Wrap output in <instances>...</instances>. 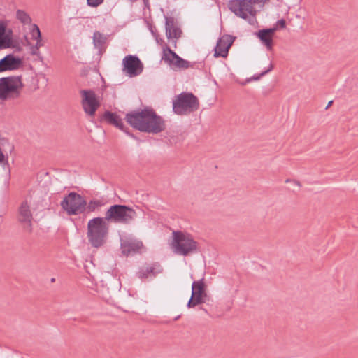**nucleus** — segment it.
<instances>
[{
  "label": "nucleus",
  "instance_id": "6ab92c4d",
  "mask_svg": "<svg viewBox=\"0 0 358 358\" xmlns=\"http://www.w3.org/2000/svg\"><path fill=\"white\" fill-rule=\"evenodd\" d=\"M103 117L109 124L114 125L122 131H124L122 120L117 114L110 111H106Z\"/></svg>",
  "mask_w": 358,
  "mask_h": 358
},
{
  "label": "nucleus",
  "instance_id": "9d476101",
  "mask_svg": "<svg viewBox=\"0 0 358 358\" xmlns=\"http://www.w3.org/2000/svg\"><path fill=\"white\" fill-rule=\"evenodd\" d=\"M143 70V64L136 55H129L122 59V71L129 77H136Z\"/></svg>",
  "mask_w": 358,
  "mask_h": 358
},
{
  "label": "nucleus",
  "instance_id": "423d86ee",
  "mask_svg": "<svg viewBox=\"0 0 358 358\" xmlns=\"http://www.w3.org/2000/svg\"><path fill=\"white\" fill-rule=\"evenodd\" d=\"M22 87L21 76L0 78V100L6 101L19 97Z\"/></svg>",
  "mask_w": 358,
  "mask_h": 358
},
{
  "label": "nucleus",
  "instance_id": "7ed1b4c3",
  "mask_svg": "<svg viewBox=\"0 0 358 358\" xmlns=\"http://www.w3.org/2000/svg\"><path fill=\"white\" fill-rule=\"evenodd\" d=\"M137 213L132 208L120 204L111 206L105 213V218L110 223L127 224L136 217Z\"/></svg>",
  "mask_w": 358,
  "mask_h": 358
},
{
  "label": "nucleus",
  "instance_id": "4be33fe9",
  "mask_svg": "<svg viewBox=\"0 0 358 358\" xmlns=\"http://www.w3.org/2000/svg\"><path fill=\"white\" fill-rule=\"evenodd\" d=\"M104 205L105 202L103 200L94 199L90 201L86 205L85 210H87L88 212H94Z\"/></svg>",
  "mask_w": 358,
  "mask_h": 358
},
{
  "label": "nucleus",
  "instance_id": "473e14b6",
  "mask_svg": "<svg viewBox=\"0 0 358 358\" xmlns=\"http://www.w3.org/2000/svg\"><path fill=\"white\" fill-rule=\"evenodd\" d=\"M54 281H55V278H52L51 282H54Z\"/></svg>",
  "mask_w": 358,
  "mask_h": 358
},
{
  "label": "nucleus",
  "instance_id": "2eb2a0df",
  "mask_svg": "<svg viewBox=\"0 0 358 358\" xmlns=\"http://www.w3.org/2000/svg\"><path fill=\"white\" fill-rule=\"evenodd\" d=\"M18 220L27 231L31 232L32 231V214L27 202H23L20 207Z\"/></svg>",
  "mask_w": 358,
  "mask_h": 358
},
{
  "label": "nucleus",
  "instance_id": "4468645a",
  "mask_svg": "<svg viewBox=\"0 0 358 358\" xmlns=\"http://www.w3.org/2000/svg\"><path fill=\"white\" fill-rule=\"evenodd\" d=\"M22 66V60L20 57L9 54L0 59V73L6 71L19 69Z\"/></svg>",
  "mask_w": 358,
  "mask_h": 358
},
{
  "label": "nucleus",
  "instance_id": "0eeeda50",
  "mask_svg": "<svg viewBox=\"0 0 358 358\" xmlns=\"http://www.w3.org/2000/svg\"><path fill=\"white\" fill-rule=\"evenodd\" d=\"M267 0H231L229 2V10L238 17L247 19L248 15L254 17L256 15L255 4L264 3Z\"/></svg>",
  "mask_w": 358,
  "mask_h": 358
},
{
  "label": "nucleus",
  "instance_id": "1a4fd4ad",
  "mask_svg": "<svg viewBox=\"0 0 358 358\" xmlns=\"http://www.w3.org/2000/svg\"><path fill=\"white\" fill-rule=\"evenodd\" d=\"M206 297L207 293L203 279L194 281L192 285L191 297L187 304V308H194L198 305L203 303Z\"/></svg>",
  "mask_w": 358,
  "mask_h": 358
},
{
  "label": "nucleus",
  "instance_id": "f3484780",
  "mask_svg": "<svg viewBox=\"0 0 358 358\" xmlns=\"http://www.w3.org/2000/svg\"><path fill=\"white\" fill-rule=\"evenodd\" d=\"M162 271V267L157 264H146L140 268L137 273V276L141 279L147 278L149 276L155 277Z\"/></svg>",
  "mask_w": 358,
  "mask_h": 358
},
{
  "label": "nucleus",
  "instance_id": "a878e982",
  "mask_svg": "<svg viewBox=\"0 0 358 358\" xmlns=\"http://www.w3.org/2000/svg\"><path fill=\"white\" fill-rule=\"evenodd\" d=\"M104 0H87V3L89 6L96 8L103 3Z\"/></svg>",
  "mask_w": 358,
  "mask_h": 358
},
{
  "label": "nucleus",
  "instance_id": "39448f33",
  "mask_svg": "<svg viewBox=\"0 0 358 358\" xmlns=\"http://www.w3.org/2000/svg\"><path fill=\"white\" fill-rule=\"evenodd\" d=\"M199 107L198 98L191 92H182L173 100V110L178 115H187Z\"/></svg>",
  "mask_w": 358,
  "mask_h": 358
},
{
  "label": "nucleus",
  "instance_id": "b1692460",
  "mask_svg": "<svg viewBox=\"0 0 358 358\" xmlns=\"http://www.w3.org/2000/svg\"><path fill=\"white\" fill-rule=\"evenodd\" d=\"M17 18L23 24H29L31 22V19L29 15L21 10H18L17 11Z\"/></svg>",
  "mask_w": 358,
  "mask_h": 358
},
{
  "label": "nucleus",
  "instance_id": "a211bd4d",
  "mask_svg": "<svg viewBox=\"0 0 358 358\" xmlns=\"http://www.w3.org/2000/svg\"><path fill=\"white\" fill-rule=\"evenodd\" d=\"M181 30L174 25L173 19H166V35L168 38H178L180 37Z\"/></svg>",
  "mask_w": 358,
  "mask_h": 358
},
{
  "label": "nucleus",
  "instance_id": "cd10ccee",
  "mask_svg": "<svg viewBox=\"0 0 358 358\" xmlns=\"http://www.w3.org/2000/svg\"><path fill=\"white\" fill-rule=\"evenodd\" d=\"M286 26V22L284 19H281L280 20H278L276 23V26L275 27H277L278 29L280 28V29H284Z\"/></svg>",
  "mask_w": 358,
  "mask_h": 358
},
{
  "label": "nucleus",
  "instance_id": "5701e85b",
  "mask_svg": "<svg viewBox=\"0 0 358 358\" xmlns=\"http://www.w3.org/2000/svg\"><path fill=\"white\" fill-rule=\"evenodd\" d=\"M106 38L99 31H95L93 35V43L97 48L101 47L106 41Z\"/></svg>",
  "mask_w": 358,
  "mask_h": 358
},
{
  "label": "nucleus",
  "instance_id": "aec40b11",
  "mask_svg": "<svg viewBox=\"0 0 358 358\" xmlns=\"http://www.w3.org/2000/svg\"><path fill=\"white\" fill-rule=\"evenodd\" d=\"M121 247L122 253H124L125 255H129L132 252H136L139 249H141L143 247V243L140 241H127L122 243Z\"/></svg>",
  "mask_w": 358,
  "mask_h": 358
},
{
  "label": "nucleus",
  "instance_id": "f257e3e1",
  "mask_svg": "<svg viewBox=\"0 0 358 358\" xmlns=\"http://www.w3.org/2000/svg\"><path fill=\"white\" fill-rule=\"evenodd\" d=\"M125 119L133 128L143 132L158 134L165 128L163 119L150 108L129 113Z\"/></svg>",
  "mask_w": 358,
  "mask_h": 358
},
{
  "label": "nucleus",
  "instance_id": "ddd939ff",
  "mask_svg": "<svg viewBox=\"0 0 358 358\" xmlns=\"http://www.w3.org/2000/svg\"><path fill=\"white\" fill-rule=\"evenodd\" d=\"M234 41V38L230 35L225 34L220 37L214 48V57H227Z\"/></svg>",
  "mask_w": 358,
  "mask_h": 358
},
{
  "label": "nucleus",
  "instance_id": "412c9836",
  "mask_svg": "<svg viewBox=\"0 0 358 358\" xmlns=\"http://www.w3.org/2000/svg\"><path fill=\"white\" fill-rule=\"evenodd\" d=\"M6 27L3 24H0V48H8L10 45V40L8 37L5 36Z\"/></svg>",
  "mask_w": 358,
  "mask_h": 358
},
{
  "label": "nucleus",
  "instance_id": "6e6552de",
  "mask_svg": "<svg viewBox=\"0 0 358 358\" xmlns=\"http://www.w3.org/2000/svg\"><path fill=\"white\" fill-rule=\"evenodd\" d=\"M86 205L83 197L76 192L69 194L61 203L62 208L69 215H78L84 212Z\"/></svg>",
  "mask_w": 358,
  "mask_h": 358
},
{
  "label": "nucleus",
  "instance_id": "393cba45",
  "mask_svg": "<svg viewBox=\"0 0 358 358\" xmlns=\"http://www.w3.org/2000/svg\"><path fill=\"white\" fill-rule=\"evenodd\" d=\"M31 37L33 39H40L41 38V34L39 27L36 24L32 25L31 31Z\"/></svg>",
  "mask_w": 358,
  "mask_h": 358
},
{
  "label": "nucleus",
  "instance_id": "bb28decb",
  "mask_svg": "<svg viewBox=\"0 0 358 358\" xmlns=\"http://www.w3.org/2000/svg\"><path fill=\"white\" fill-rule=\"evenodd\" d=\"M273 68V66L272 64H270V66L268 67V69L264 71H263L262 73H260L259 76H257V77H254L253 79L254 80H258L262 76L266 75L267 73L270 72Z\"/></svg>",
  "mask_w": 358,
  "mask_h": 358
},
{
  "label": "nucleus",
  "instance_id": "9b49d317",
  "mask_svg": "<svg viewBox=\"0 0 358 358\" xmlns=\"http://www.w3.org/2000/svg\"><path fill=\"white\" fill-rule=\"evenodd\" d=\"M82 106L87 115L90 117L94 116L96 110L100 106V103L96 98L94 91L82 90Z\"/></svg>",
  "mask_w": 358,
  "mask_h": 358
},
{
  "label": "nucleus",
  "instance_id": "7c9ffc66",
  "mask_svg": "<svg viewBox=\"0 0 358 358\" xmlns=\"http://www.w3.org/2000/svg\"><path fill=\"white\" fill-rule=\"evenodd\" d=\"M145 6L148 8L149 7V0H143Z\"/></svg>",
  "mask_w": 358,
  "mask_h": 358
},
{
  "label": "nucleus",
  "instance_id": "20e7f679",
  "mask_svg": "<svg viewBox=\"0 0 358 358\" xmlns=\"http://www.w3.org/2000/svg\"><path fill=\"white\" fill-rule=\"evenodd\" d=\"M198 243L191 235L180 231L173 232L171 248L173 251L179 255L187 256L198 250Z\"/></svg>",
  "mask_w": 358,
  "mask_h": 358
},
{
  "label": "nucleus",
  "instance_id": "f8f14e48",
  "mask_svg": "<svg viewBox=\"0 0 358 358\" xmlns=\"http://www.w3.org/2000/svg\"><path fill=\"white\" fill-rule=\"evenodd\" d=\"M162 59L173 68L186 69L193 66L190 62L180 57L167 45L163 48V55Z\"/></svg>",
  "mask_w": 358,
  "mask_h": 358
},
{
  "label": "nucleus",
  "instance_id": "f03ea898",
  "mask_svg": "<svg viewBox=\"0 0 358 358\" xmlns=\"http://www.w3.org/2000/svg\"><path fill=\"white\" fill-rule=\"evenodd\" d=\"M108 222L105 217H94L87 223V238L95 248L101 246L108 234Z\"/></svg>",
  "mask_w": 358,
  "mask_h": 358
},
{
  "label": "nucleus",
  "instance_id": "c756f323",
  "mask_svg": "<svg viewBox=\"0 0 358 358\" xmlns=\"http://www.w3.org/2000/svg\"><path fill=\"white\" fill-rule=\"evenodd\" d=\"M35 40L36 41V43L34 45L35 47L40 48L41 47L43 46V43L42 42L41 38L40 39H35Z\"/></svg>",
  "mask_w": 358,
  "mask_h": 358
},
{
  "label": "nucleus",
  "instance_id": "2f4dec72",
  "mask_svg": "<svg viewBox=\"0 0 358 358\" xmlns=\"http://www.w3.org/2000/svg\"><path fill=\"white\" fill-rule=\"evenodd\" d=\"M332 102H333L332 101H330L328 103V105H327V108H328L329 106H331V103H332Z\"/></svg>",
  "mask_w": 358,
  "mask_h": 358
},
{
  "label": "nucleus",
  "instance_id": "c85d7f7f",
  "mask_svg": "<svg viewBox=\"0 0 358 358\" xmlns=\"http://www.w3.org/2000/svg\"><path fill=\"white\" fill-rule=\"evenodd\" d=\"M31 55H33L38 56V55H39V54H40L39 48H38L37 47L33 46V47L31 48Z\"/></svg>",
  "mask_w": 358,
  "mask_h": 358
},
{
  "label": "nucleus",
  "instance_id": "dca6fc26",
  "mask_svg": "<svg viewBox=\"0 0 358 358\" xmlns=\"http://www.w3.org/2000/svg\"><path fill=\"white\" fill-rule=\"evenodd\" d=\"M278 30L277 27L270 29H264L259 30L255 34L259 38L261 42L266 46L268 50L273 48V37L275 32Z\"/></svg>",
  "mask_w": 358,
  "mask_h": 358
}]
</instances>
